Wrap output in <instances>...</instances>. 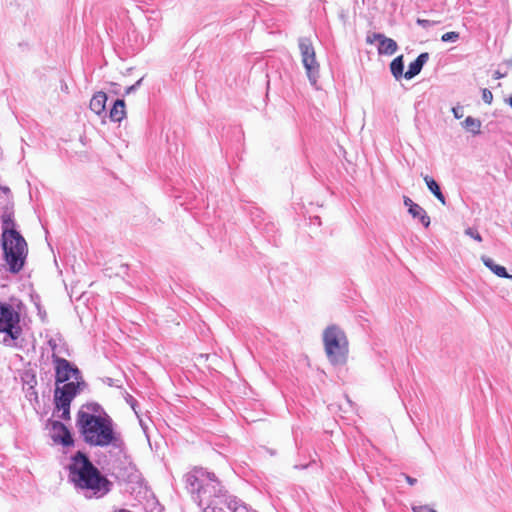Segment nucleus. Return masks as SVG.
<instances>
[{
  "mask_svg": "<svg viewBox=\"0 0 512 512\" xmlns=\"http://www.w3.org/2000/svg\"><path fill=\"white\" fill-rule=\"evenodd\" d=\"M56 372L55 408L62 419L70 418V404L79 390L80 372L69 361L55 354L52 356Z\"/></svg>",
  "mask_w": 512,
  "mask_h": 512,
  "instance_id": "20e7f679",
  "label": "nucleus"
},
{
  "mask_svg": "<svg viewBox=\"0 0 512 512\" xmlns=\"http://www.w3.org/2000/svg\"><path fill=\"white\" fill-rule=\"evenodd\" d=\"M504 76H505V74H502V73H500L499 71H496V72L494 73V77H495V79H500V78H503Z\"/></svg>",
  "mask_w": 512,
  "mask_h": 512,
  "instance_id": "7c9ffc66",
  "label": "nucleus"
},
{
  "mask_svg": "<svg viewBox=\"0 0 512 512\" xmlns=\"http://www.w3.org/2000/svg\"><path fill=\"white\" fill-rule=\"evenodd\" d=\"M508 103H509V105L512 107V95L509 97V99H508Z\"/></svg>",
  "mask_w": 512,
  "mask_h": 512,
  "instance_id": "2f4dec72",
  "label": "nucleus"
},
{
  "mask_svg": "<svg viewBox=\"0 0 512 512\" xmlns=\"http://www.w3.org/2000/svg\"><path fill=\"white\" fill-rule=\"evenodd\" d=\"M428 59H429V54L427 52L421 53L416 58V60H414L413 62H411L409 64L408 70L404 74V77L406 79H412L413 77L418 75L421 72L425 63L428 61Z\"/></svg>",
  "mask_w": 512,
  "mask_h": 512,
  "instance_id": "f8f14e48",
  "label": "nucleus"
},
{
  "mask_svg": "<svg viewBox=\"0 0 512 512\" xmlns=\"http://www.w3.org/2000/svg\"><path fill=\"white\" fill-rule=\"evenodd\" d=\"M459 39V33L458 32H447L442 35L441 40L443 42H456Z\"/></svg>",
  "mask_w": 512,
  "mask_h": 512,
  "instance_id": "412c9836",
  "label": "nucleus"
},
{
  "mask_svg": "<svg viewBox=\"0 0 512 512\" xmlns=\"http://www.w3.org/2000/svg\"><path fill=\"white\" fill-rule=\"evenodd\" d=\"M412 510H413V512H437L436 510L429 507L428 505L413 506Z\"/></svg>",
  "mask_w": 512,
  "mask_h": 512,
  "instance_id": "b1692460",
  "label": "nucleus"
},
{
  "mask_svg": "<svg viewBox=\"0 0 512 512\" xmlns=\"http://www.w3.org/2000/svg\"><path fill=\"white\" fill-rule=\"evenodd\" d=\"M185 481L199 506L206 505L202 512H224L218 505L225 502V495L214 474L202 468H195L186 474Z\"/></svg>",
  "mask_w": 512,
  "mask_h": 512,
  "instance_id": "7ed1b4c3",
  "label": "nucleus"
},
{
  "mask_svg": "<svg viewBox=\"0 0 512 512\" xmlns=\"http://www.w3.org/2000/svg\"><path fill=\"white\" fill-rule=\"evenodd\" d=\"M79 411H83L84 413L94 414V415H108L101 406L97 403H91L87 405H83Z\"/></svg>",
  "mask_w": 512,
  "mask_h": 512,
  "instance_id": "aec40b11",
  "label": "nucleus"
},
{
  "mask_svg": "<svg viewBox=\"0 0 512 512\" xmlns=\"http://www.w3.org/2000/svg\"><path fill=\"white\" fill-rule=\"evenodd\" d=\"M482 99L485 103L487 104H491L492 103V100H493V94L490 90L488 89H483L482 91Z\"/></svg>",
  "mask_w": 512,
  "mask_h": 512,
  "instance_id": "5701e85b",
  "label": "nucleus"
},
{
  "mask_svg": "<svg viewBox=\"0 0 512 512\" xmlns=\"http://www.w3.org/2000/svg\"><path fill=\"white\" fill-rule=\"evenodd\" d=\"M366 41H367V43H370V44H372L375 41H377V39L374 38V33L372 35H368L367 38H366Z\"/></svg>",
  "mask_w": 512,
  "mask_h": 512,
  "instance_id": "c85d7f7f",
  "label": "nucleus"
},
{
  "mask_svg": "<svg viewBox=\"0 0 512 512\" xmlns=\"http://www.w3.org/2000/svg\"><path fill=\"white\" fill-rule=\"evenodd\" d=\"M417 24L422 26L423 28H427L431 26L433 22L427 19H417Z\"/></svg>",
  "mask_w": 512,
  "mask_h": 512,
  "instance_id": "cd10ccee",
  "label": "nucleus"
},
{
  "mask_svg": "<svg viewBox=\"0 0 512 512\" xmlns=\"http://www.w3.org/2000/svg\"><path fill=\"white\" fill-rule=\"evenodd\" d=\"M20 317L18 312L8 303L0 301V333L4 334L2 343L6 346H16V340L20 337Z\"/></svg>",
  "mask_w": 512,
  "mask_h": 512,
  "instance_id": "0eeeda50",
  "label": "nucleus"
},
{
  "mask_svg": "<svg viewBox=\"0 0 512 512\" xmlns=\"http://www.w3.org/2000/svg\"><path fill=\"white\" fill-rule=\"evenodd\" d=\"M390 71L396 80L400 79L404 75L403 74V71H404L403 55L396 57L390 63Z\"/></svg>",
  "mask_w": 512,
  "mask_h": 512,
  "instance_id": "a211bd4d",
  "label": "nucleus"
},
{
  "mask_svg": "<svg viewBox=\"0 0 512 512\" xmlns=\"http://www.w3.org/2000/svg\"><path fill=\"white\" fill-rule=\"evenodd\" d=\"M409 214L414 219H418L423 224L424 227H429L430 217L427 215L426 211L420 205L417 204L414 208L409 209Z\"/></svg>",
  "mask_w": 512,
  "mask_h": 512,
  "instance_id": "f3484780",
  "label": "nucleus"
},
{
  "mask_svg": "<svg viewBox=\"0 0 512 512\" xmlns=\"http://www.w3.org/2000/svg\"><path fill=\"white\" fill-rule=\"evenodd\" d=\"M302 64L311 85L315 86L319 78V63L316 60L315 49L309 38L303 37L298 42Z\"/></svg>",
  "mask_w": 512,
  "mask_h": 512,
  "instance_id": "6e6552de",
  "label": "nucleus"
},
{
  "mask_svg": "<svg viewBox=\"0 0 512 512\" xmlns=\"http://www.w3.org/2000/svg\"><path fill=\"white\" fill-rule=\"evenodd\" d=\"M126 116L125 102L123 99H117L110 110L109 117L113 122H120Z\"/></svg>",
  "mask_w": 512,
  "mask_h": 512,
  "instance_id": "2eb2a0df",
  "label": "nucleus"
},
{
  "mask_svg": "<svg viewBox=\"0 0 512 512\" xmlns=\"http://www.w3.org/2000/svg\"><path fill=\"white\" fill-rule=\"evenodd\" d=\"M49 433L51 439L55 443L62 444L63 446L73 445V438L68 428L59 421H51L49 426Z\"/></svg>",
  "mask_w": 512,
  "mask_h": 512,
  "instance_id": "9d476101",
  "label": "nucleus"
},
{
  "mask_svg": "<svg viewBox=\"0 0 512 512\" xmlns=\"http://www.w3.org/2000/svg\"><path fill=\"white\" fill-rule=\"evenodd\" d=\"M322 340L328 361L334 366L345 365L349 354L345 332L336 325H330L323 331Z\"/></svg>",
  "mask_w": 512,
  "mask_h": 512,
  "instance_id": "39448f33",
  "label": "nucleus"
},
{
  "mask_svg": "<svg viewBox=\"0 0 512 512\" xmlns=\"http://www.w3.org/2000/svg\"><path fill=\"white\" fill-rule=\"evenodd\" d=\"M481 260L483 264L498 277L512 279V275L507 273L506 268L496 264L491 258L482 256Z\"/></svg>",
  "mask_w": 512,
  "mask_h": 512,
  "instance_id": "4468645a",
  "label": "nucleus"
},
{
  "mask_svg": "<svg viewBox=\"0 0 512 512\" xmlns=\"http://www.w3.org/2000/svg\"><path fill=\"white\" fill-rule=\"evenodd\" d=\"M465 234H466L467 236H469V237L473 238L474 240L478 241V242H481V241H482V237H481V235H480V234H479V232H478L476 229H474V228H471V227L467 228V229L465 230Z\"/></svg>",
  "mask_w": 512,
  "mask_h": 512,
  "instance_id": "4be33fe9",
  "label": "nucleus"
},
{
  "mask_svg": "<svg viewBox=\"0 0 512 512\" xmlns=\"http://www.w3.org/2000/svg\"><path fill=\"white\" fill-rule=\"evenodd\" d=\"M107 102V95L105 92L99 91L93 95L90 101V109L97 115L105 112Z\"/></svg>",
  "mask_w": 512,
  "mask_h": 512,
  "instance_id": "ddd939ff",
  "label": "nucleus"
},
{
  "mask_svg": "<svg viewBox=\"0 0 512 512\" xmlns=\"http://www.w3.org/2000/svg\"><path fill=\"white\" fill-rule=\"evenodd\" d=\"M506 63H507V65L512 66V58L510 60H508Z\"/></svg>",
  "mask_w": 512,
  "mask_h": 512,
  "instance_id": "473e14b6",
  "label": "nucleus"
},
{
  "mask_svg": "<svg viewBox=\"0 0 512 512\" xmlns=\"http://www.w3.org/2000/svg\"><path fill=\"white\" fill-rule=\"evenodd\" d=\"M142 80L143 79L141 78L135 84L127 87L125 90V95H129V94L133 93L134 91H136V89L140 86Z\"/></svg>",
  "mask_w": 512,
  "mask_h": 512,
  "instance_id": "393cba45",
  "label": "nucleus"
},
{
  "mask_svg": "<svg viewBox=\"0 0 512 512\" xmlns=\"http://www.w3.org/2000/svg\"><path fill=\"white\" fill-rule=\"evenodd\" d=\"M2 192L5 195V206L1 215L2 221V237L6 234H18L15 230L14 222V202L11 191L8 187H3Z\"/></svg>",
  "mask_w": 512,
  "mask_h": 512,
  "instance_id": "1a4fd4ad",
  "label": "nucleus"
},
{
  "mask_svg": "<svg viewBox=\"0 0 512 512\" xmlns=\"http://www.w3.org/2000/svg\"><path fill=\"white\" fill-rule=\"evenodd\" d=\"M406 481L410 484V485H414L416 483V479L415 478H412L410 476H406Z\"/></svg>",
  "mask_w": 512,
  "mask_h": 512,
  "instance_id": "c756f323",
  "label": "nucleus"
},
{
  "mask_svg": "<svg viewBox=\"0 0 512 512\" xmlns=\"http://www.w3.org/2000/svg\"><path fill=\"white\" fill-rule=\"evenodd\" d=\"M2 249L4 259L11 273H18L22 270L27 257V243L25 239L18 234H6L2 237Z\"/></svg>",
  "mask_w": 512,
  "mask_h": 512,
  "instance_id": "423d86ee",
  "label": "nucleus"
},
{
  "mask_svg": "<svg viewBox=\"0 0 512 512\" xmlns=\"http://www.w3.org/2000/svg\"><path fill=\"white\" fill-rule=\"evenodd\" d=\"M463 127L473 133L474 135H477L480 133L481 128V121L477 118L468 116L462 123Z\"/></svg>",
  "mask_w": 512,
  "mask_h": 512,
  "instance_id": "6ab92c4d",
  "label": "nucleus"
},
{
  "mask_svg": "<svg viewBox=\"0 0 512 512\" xmlns=\"http://www.w3.org/2000/svg\"><path fill=\"white\" fill-rule=\"evenodd\" d=\"M76 425L85 443L95 447H108L123 452L125 443L114 428L109 415H94L78 411Z\"/></svg>",
  "mask_w": 512,
  "mask_h": 512,
  "instance_id": "f257e3e1",
  "label": "nucleus"
},
{
  "mask_svg": "<svg viewBox=\"0 0 512 512\" xmlns=\"http://www.w3.org/2000/svg\"><path fill=\"white\" fill-rule=\"evenodd\" d=\"M452 113L456 119H460L463 117V108L462 107H453Z\"/></svg>",
  "mask_w": 512,
  "mask_h": 512,
  "instance_id": "a878e982",
  "label": "nucleus"
},
{
  "mask_svg": "<svg viewBox=\"0 0 512 512\" xmlns=\"http://www.w3.org/2000/svg\"><path fill=\"white\" fill-rule=\"evenodd\" d=\"M424 181L427 185V188L429 191L443 204H446L445 197L443 193L441 192V189L438 185V183L430 176L426 175L424 176Z\"/></svg>",
  "mask_w": 512,
  "mask_h": 512,
  "instance_id": "dca6fc26",
  "label": "nucleus"
},
{
  "mask_svg": "<svg viewBox=\"0 0 512 512\" xmlns=\"http://www.w3.org/2000/svg\"><path fill=\"white\" fill-rule=\"evenodd\" d=\"M374 38L377 39L378 42V53L380 55H393L397 49L398 45L395 40L392 38L386 37L382 33H374Z\"/></svg>",
  "mask_w": 512,
  "mask_h": 512,
  "instance_id": "9b49d317",
  "label": "nucleus"
},
{
  "mask_svg": "<svg viewBox=\"0 0 512 512\" xmlns=\"http://www.w3.org/2000/svg\"><path fill=\"white\" fill-rule=\"evenodd\" d=\"M403 202H404V205L408 208V210L414 208L417 205L416 203H414L412 201V199H410L407 196L403 197Z\"/></svg>",
  "mask_w": 512,
  "mask_h": 512,
  "instance_id": "bb28decb",
  "label": "nucleus"
},
{
  "mask_svg": "<svg viewBox=\"0 0 512 512\" xmlns=\"http://www.w3.org/2000/svg\"><path fill=\"white\" fill-rule=\"evenodd\" d=\"M68 471L69 480L88 499L101 498L111 489V482L80 451L71 458Z\"/></svg>",
  "mask_w": 512,
  "mask_h": 512,
  "instance_id": "f03ea898",
  "label": "nucleus"
}]
</instances>
